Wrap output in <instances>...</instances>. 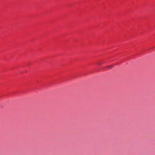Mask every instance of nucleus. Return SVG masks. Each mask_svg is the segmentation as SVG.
<instances>
[{
  "label": "nucleus",
  "mask_w": 155,
  "mask_h": 155,
  "mask_svg": "<svg viewBox=\"0 0 155 155\" xmlns=\"http://www.w3.org/2000/svg\"><path fill=\"white\" fill-rule=\"evenodd\" d=\"M113 65L107 66L105 68V69L107 70V69H111L113 67Z\"/></svg>",
  "instance_id": "f257e3e1"
},
{
  "label": "nucleus",
  "mask_w": 155,
  "mask_h": 155,
  "mask_svg": "<svg viewBox=\"0 0 155 155\" xmlns=\"http://www.w3.org/2000/svg\"><path fill=\"white\" fill-rule=\"evenodd\" d=\"M97 64H98L99 65H100L101 64L100 63H97Z\"/></svg>",
  "instance_id": "f03ea898"
}]
</instances>
